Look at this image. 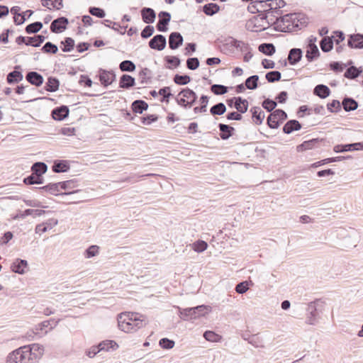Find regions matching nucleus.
I'll return each mask as SVG.
<instances>
[{"mask_svg": "<svg viewBox=\"0 0 363 363\" xmlns=\"http://www.w3.org/2000/svg\"><path fill=\"white\" fill-rule=\"evenodd\" d=\"M143 21L147 24L155 22L156 18V13L152 8L144 7L140 11Z\"/></svg>", "mask_w": 363, "mask_h": 363, "instance_id": "18", "label": "nucleus"}, {"mask_svg": "<svg viewBox=\"0 0 363 363\" xmlns=\"http://www.w3.org/2000/svg\"><path fill=\"white\" fill-rule=\"evenodd\" d=\"M159 345L160 347L164 350L172 349L175 345V342L167 337H163L160 340Z\"/></svg>", "mask_w": 363, "mask_h": 363, "instance_id": "64", "label": "nucleus"}, {"mask_svg": "<svg viewBox=\"0 0 363 363\" xmlns=\"http://www.w3.org/2000/svg\"><path fill=\"white\" fill-rule=\"evenodd\" d=\"M164 61L171 65L172 66H167L168 69L177 68L181 64L180 59L177 56H165L164 58Z\"/></svg>", "mask_w": 363, "mask_h": 363, "instance_id": "55", "label": "nucleus"}, {"mask_svg": "<svg viewBox=\"0 0 363 363\" xmlns=\"http://www.w3.org/2000/svg\"><path fill=\"white\" fill-rule=\"evenodd\" d=\"M99 73V81L104 87H107L116 80V74L113 70L107 71L100 68Z\"/></svg>", "mask_w": 363, "mask_h": 363, "instance_id": "10", "label": "nucleus"}, {"mask_svg": "<svg viewBox=\"0 0 363 363\" xmlns=\"http://www.w3.org/2000/svg\"><path fill=\"white\" fill-rule=\"evenodd\" d=\"M69 169V161L64 160H55L52 166V170L55 173L67 172Z\"/></svg>", "mask_w": 363, "mask_h": 363, "instance_id": "25", "label": "nucleus"}, {"mask_svg": "<svg viewBox=\"0 0 363 363\" xmlns=\"http://www.w3.org/2000/svg\"><path fill=\"white\" fill-rule=\"evenodd\" d=\"M28 349L21 347L9 353L7 357V363H32Z\"/></svg>", "mask_w": 363, "mask_h": 363, "instance_id": "6", "label": "nucleus"}, {"mask_svg": "<svg viewBox=\"0 0 363 363\" xmlns=\"http://www.w3.org/2000/svg\"><path fill=\"white\" fill-rule=\"evenodd\" d=\"M263 4H264V5H267L265 0H255L250 2V4L247 6V11L252 14L260 13L261 9L259 8L258 4L262 5Z\"/></svg>", "mask_w": 363, "mask_h": 363, "instance_id": "46", "label": "nucleus"}, {"mask_svg": "<svg viewBox=\"0 0 363 363\" xmlns=\"http://www.w3.org/2000/svg\"><path fill=\"white\" fill-rule=\"evenodd\" d=\"M167 45L166 38L161 34H157L151 38L148 43L149 47L152 50L162 51Z\"/></svg>", "mask_w": 363, "mask_h": 363, "instance_id": "12", "label": "nucleus"}, {"mask_svg": "<svg viewBox=\"0 0 363 363\" xmlns=\"http://www.w3.org/2000/svg\"><path fill=\"white\" fill-rule=\"evenodd\" d=\"M69 23L68 18L64 16L59 17L50 24V30L54 33H60L64 31L67 28V26Z\"/></svg>", "mask_w": 363, "mask_h": 363, "instance_id": "13", "label": "nucleus"}, {"mask_svg": "<svg viewBox=\"0 0 363 363\" xmlns=\"http://www.w3.org/2000/svg\"><path fill=\"white\" fill-rule=\"evenodd\" d=\"M362 72L361 67L357 68L355 66H351L347 68L344 74V77L349 79L357 78Z\"/></svg>", "mask_w": 363, "mask_h": 363, "instance_id": "41", "label": "nucleus"}, {"mask_svg": "<svg viewBox=\"0 0 363 363\" xmlns=\"http://www.w3.org/2000/svg\"><path fill=\"white\" fill-rule=\"evenodd\" d=\"M233 99H235L233 108H235L237 111L240 113H246L249 106L247 100L242 99L240 96L233 97Z\"/></svg>", "mask_w": 363, "mask_h": 363, "instance_id": "27", "label": "nucleus"}, {"mask_svg": "<svg viewBox=\"0 0 363 363\" xmlns=\"http://www.w3.org/2000/svg\"><path fill=\"white\" fill-rule=\"evenodd\" d=\"M35 189H37L42 194H43L44 192H47L55 196L70 195L79 191V190H72V191H65L60 193V189L57 182L49 183L45 186L41 187H35Z\"/></svg>", "mask_w": 363, "mask_h": 363, "instance_id": "9", "label": "nucleus"}, {"mask_svg": "<svg viewBox=\"0 0 363 363\" xmlns=\"http://www.w3.org/2000/svg\"><path fill=\"white\" fill-rule=\"evenodd\" d=\"M23 183L26 185L42 184L44 183V178H40L31 172V174L23 179Z\"/></svg>", "mask_w": 363, "mask_h": 363, "instance_id": "42", "label": "nucleus"}, {"mask_svg": "<svg viewBox=\"0 0 363 363\" xmlns=\"http://www.w3.org/2000/svg\"><path fill=\"white\" fill-rule=\"evenodd\" d=\"M151 71L150 69L145 67L139 72V78L141 84H147L151 79Z\"/></svg>", "mask_w": 363, "mask_h": 363, "instance_id": "61", "label": "nucleus"}, {"mask_svg": "<svg viewBox=\"0 0 363 363\" xmlns=\"http://www.w3.org/2000/svg\"><path fill=\"white\" fill-rule=\"evenodd\" d=\"M252 119L256 125H261L265 117L264 112L258 106H253L250 108Z\"/></svg>", "mask_w": 363, "mask_h": 363, "instance_id": "26", "label": "nucleus"}, {"mask_svg": "<svg viewBox=\"0 0 363 363\" xmlns=\"http://www.w3.org/2000/svg\"><path fill=\"white\" fill-rule=\"evenodd\" d=\"M117 320L118 328L125 333L136 332L148 323L145 315L134 312L121 313L118 315Z\"/></svg>", "mask_w": 363, "mask_h": 363, "instance_id": "2", "label": "nucleus"}, {"mask_svg": "<svg viewBox=\"0 0 363 363\" xmlns=\"http://www.w3.org/2000/svg\"><path fill=\"white\" fill-rule=\"evenodd\" d=\"M159 20L156 28L160 32H166L171 21V14L167 11H160L158 14Z\"/></svg>", "mask_w": 363, "mask_h": 363, "instance_id": "11", "label": "nucleus"}, {"mask_svg": "<svg viewBox=\"0 0 363 363\" xmlns=\"http://www.w3.org/2000/svg\"><path fill=\"white\" fill-rule=\"evenodd\" d=\"M61 49L65 52L72 51L75 45L74 40L70 37H66L63 40L61 41Z\"/></svg>", "mask_w": 363, "mask_h": 363, "instance_id": "44", "label": "nucleus"}, {"mask_svg": "<svg viewBox=\"0 0 363 363\" xmlns=\"http://www.w3.org/2000/svg\"><path fill=\"white\" fill-rule=\"evenodd\" d=\"M43 28V23L40 21H35L26 26L25 31L27 34H35Z\"/></svg>", "mask_w": 363, "mask_h": 363, "instance_id": "48", "label": "nucleus"}, {"mask_svg": "<svg viewBox=\"0 0 363 363\" xmlns=\"http://www.w3.org/2000/svg\"><path fill=\"white\" fill-rule=\"evenodd\" d=\"M28 349V353L30 354V361L33 362V357L37 359L39 356L42 355L44 351L43 347L38 344H33L31 345L23 346Z\"/></svg>", "mask_w": 363, "mask_h": 363, "instance_id": "30", "label": "nucleus"}, {"mask_svg": "<svg viewBox=\"0 0 363 363\" xmlns=\"http://www.w3.org/2000/svg\"><path fill=\"white\" fill-rule=\"evenodd\" d=\"M231 46L240 49L241 52H245L250 50L249 45L243 41L238 40L235 38H232L230 42Z\"/></svg>", "mask_w": 363, "mask_h": 363, "instance_id": "56", "label": "nucleus"}, {"mask_svg": "<svg viewBox=\"0 0 363 363\" xmlns=\"http://www.w3.org/2000/svg\"><path fill=\"white\" fill-rule=\"evenodd\" d=\"M98 345L101 351H109L110 349L116 350L118 348V345L114 340L102 341Z\"/></svg>", "mask_w": 363, "mask_h": 363, "instance_id": "45", "label": "nucleus"}, {"mask_svg": "<svg viewBox=\"0 0 363 363\" xmlns=\"http://www.w3.org/2000/svg\"><path fill=\"white\" fill-rule=\"evenodd\" d=\"M287 119V113L282 109H276L267 118V124L272 129H277L281 123Z\"/></svg>", "mask_w": 363, "mask_h": 363, "instance_id": "7", "label": "nucleus"}, {"mask_svg": "<svg viewBox=\"0 0 363 363\" xmlns=\"http://www.w3.org/2000/svg\"><path fill=\"white\" fill-rule=\"evenodd\" d=\"M320 52L317 45L307 48L306 58L308 62H311L320 57Z\"/></svg>", "mask_w": 363, "mask_h": 363, "instance_id": "38", "label": "nucleus"}, {"mask_svg": "<svg viewBox=\"0 0 363 363\" xmlns=\"http://www.w3.org/2000/svg\"><path fill=\"white\" fill-rule=\"evenodd\" d=\"M197 95L192 89L186 87L174 97L177 104L184 108H190L196 101Z\"/></svg>", "mask_w": 363, "mask_h": 363, "instance_id": "5", "label": "nucleus"}, {"mask_svg": "<svg viewBox=\"0 0 363 363\" xmlns=\"http://www.w3.org/2000/svg\"><path fill=\"white\" fill-rule=\"evenodd\" d=\"M203 337L207 341L212 342H218L222 339V337L220 335H218L211 330H206V332H204Z\"/></svg>", "mask_w": 363, "mask_h": 363, "instance_id": "51", "label": "nucleus"}, {"mask_svg": "<svg viewBox=\"0 0 363 363\" xmlns=\"http://www.w3.org/2000/svg\"><path fill=\"white\" fill-rule=\"evenodd\" d=\"M258 19V16H253L250 19H249L245 25L246 29L251 32H257L262 30H264V28H261L259 26H257L256 21Z\"/></svg>", "mask_w": 363, "mask_h": 363, "instance_id": "43", "label": "nucleus"}, {"mask_svg": "<svg viewBox=\"0 0 363 363\" xmlns=\"http://www.w3.org/2000/svg\"><path fill=\"white\" fill-rule=\"evenodd\" d=\"M119 69L122 72H131L135 69V65L130 60H123L120 63Z\"/></svg>", "mask_w": 363, "mask_h": 363, "instance_id": "53", "label": "nucleus"}, {"mask_svg": "<svg viewBox=\"0 0 363 363\" xmlns=\"http://www.w3.org/2000/svg\"><path fill=\"white\" fill-rule=\"evenodd\" d=\"M159 94L162 96L160 99L161 102L168 103L169 101V97L173 95L171 94V89L169 86H164L160 89L158 91Z\"/></svg>", "mask_w": 363, "mask_h": 363, "instance_id": "57", "label": "nucleus"}, {"mask_svg": "<svg viewBox=\"0 0 363 363\" xmlns=\"http://www.w3.org/2000/svg\"><path fill=\"white\" fill-rule=\"evenodd\" d=\"M220 130V137L222 140H226L235 134V129L227 124L219 123L218 125Z\"/></svg>", "mask_w": 363, "mask_h": 363, "instance_id": "21", "label": "nucleus"}, {"mask_svg": "<svg viewBox=\"0 0 363 363\" xmlns=\"http://www.w3.org/2000/svg\"><path fill=\"white\" fill-rule=\"evenodd\" d=\"M303 57V51L301 48H291L288 55L287 60L291 65H295L299 62Z\"/></svg>", "mask_w": 363, "mask_h": 363, "instance_id": "19", "label": "nucleus"}, {"mask_svg": "<svg viewBox=\"0 0 363 363\" xmlns=\"http://www.w3.org/2000/svg\"><path fill=\"white\" fill-rule=\"evenodd\" d=\"M209 97L206 95H201L200 97V103L201 106H196L194 108V112L195 113H204L206 111L207 106L208 104Z\"/></svg>", "mask_w": 363, "mask_h": 363, "instance_id": "50", "label": "nucleus"}, {"mask_svg": "<svg viewBox=\"0 0 363 363\" xmlns=\"http://www.w3.org/2000/svg\"><path fill=\"white\" fill-rule=\"evenodd\" d=\"M302 128L301 124L295 119L288 121L283 127V132L286 134H290L293 131L299 130Z\"/></svg>", "mask_w": 363, "mask_h": 363, "instance_id": "29", "label": "nucleus"}, {"mask_svg": "<svg viewBox=\"0 0 363 363\" xmlns=\"http://www.w3.org/2000/svg\"><path fill=\"white\" fill-rule=\"evenodd\" d=\"M341 106L340 101L334 99L327 104V108L330 113H337L341 110Z\"/></svg>", "mask_w": 363, "mask_h": 363, "instance_id": "62", "label": "nucleus"}, {"mask_svg": "<svg viewBox=\"0 0 363 363\" xmlns=\"http://www.w3.org/2000/svg\"><path fill=\"white\" fill-rule=\"evenodd\" d=\"M333 36H325L320 42V47L323 52H328L333 48Z\"/></svg>", "mask_w": 363, "mask_h": 363, "instance_id": "34", "label": "nucleus"}, {"mask_svg": "<svg viewBox=\"0 0 363 363\" xmlns=\"http://www.w3.org/2000/svg\"><path fill=\"white\" fill-rule=\"evenodd\" d=\"M313 94L319 96L320 99H325L330 94V89L324 84H318L315 86Z\"/></svg>", "mask_w": 363, "mask_h": 363, "instance_id": "36", "label": "nucleus"}, {"mask_svg": "<svg viewBox=\"0 0 363 363\" xmlns=\"http://www.w3.org/2000/svg\"><path fill=\"white\" fill-rule=\"evenodd\" d=\"M220 11V6L216 3H208L203 6V12L209 16H212Z\"/></svg>", "mask_w": 363, "mask_h": 363, "instance_id": "40", "label": "nucleus"}, {"mask_svg": "<svg viewBox=\"0 0 363 363\" xmlns=\"http://www.w3.org/2000/svg\"><path fill=\"white\" fill-rule=\"evenodd\" d=\"M259 76L252 75L247 77L245 82V85L248 89L254 90L258 86Z\"/></svg>", "mask_w": 363, "mask_h": 363, "instance_id": "49", "label": "nucleus"}, {"mask_svg": "<svg viewBox=\"0 0 363 363\" xmlns=\"http://www.w3.org/2000/svg\"><path fill=\"white\" fill-rule=\"evenodd\" d=\"M18 69H21L20 65H16L14 70L7 74L6 82L8 84H16L23 80V75L21 71L17 70Z\"/></svg>", "mask_w": 363, "mask_h": 363, "instance_id": "22", "label": "nucleus"}, {"mask_svg": "<svg viewBox=\"0 0 363 363\" xmlns=\"http://www.w3.org/2000/svg\"><path fill=\"white\" fill-rule=\"evenodd\" d=\"M45 36L43 35H35L33 37H28L26 45L35 48L40 47L45 41Z\"/></svg>", "mask_w": 363, "mask_h": 363, "instance_id": "37", "label": "nucleus"}, {"mask_svg": "<svg viewBox=\"0 0 363 363\" xmlns=\"http://www.w3.org/2000/svg\"><path fill=\"white\" fill-rule=\"evenodd\" d=\"M135 84V79L130 75L128 74H123L120 77L119 80V87L121 89H128Z\"/></svg>", "mask_w": 363, "mask_h": 363, "instance_id": "28", "label": "nucleus"}, {"mask_svg": "<svg viewBox=\"0 0 363 363\" xmlns=\"http://www.w3.org/2000/svg\"><path fill=\"white\" fill-rule=\"evenodd\" d=\"M177 309L179 318L184 321L196 320L206 313V307L204 305L186 308L177 306Z\"/></svg>", "mask_w": 363, "mask_h": 363, "instance_id": "4", "label": "nucleus"}, {"mask_svg": "<svg viewBox=\"0 0 363 363\" xmlns=\"http://www.w3.org/2000/svg\"><path fill=\"white\" fill-rule=\"evenodd\" d=\"M173 81L178 85H186L191 82V77L187 74H177L174 76Z\"/></svg>", "mask_w": 363, "mask_h": 363, "instance_id": "52", "label": "nucleus"}, {"mask_svg": "<svg viewBox=\"0 0 363 363\" xmlns=\"http://www.w3.org/2000/svg\"><path fill=\"white\" fill-rule=\"evenodd\" d=\"M265 78L269 83H274L281 79V74L279 71H270L266 74Z\"/></svg>", "mask_w": 363, "mask_h": 363, "instance_id": "58", "label": "nucleus"}, {"mask_svg": "<svg viewBox=\"0 0 363 363\" xmlns=\"http://www.w3.org/2000/svg\"><path fill=\"white\" fill-rule=\"evenodd\" d=\"M258 50L260 52L267 55L272 56L276 52V48L272 43H264L259 45Z\"/></svg>", "mask_w": 363, "mask_h": 363, "instance_id": "39", "label": "nucleus"}, {"mask_svg": "<svg viewBox=\"0 0 363 363\" xmlns=\"http://www.w3.org/2000/svg\"><path fill=\"white\" fill-rule=\"evenodd\" d=\"M69 110L68 106L62 105L52 109L51 116L55 121H62L69 116Z\"/></svg>", "mask_w": 363, "mask_h": 363, "instance_id": "16", "label": "nucleus"}, {"mask_svg": "<svg viewBox=\"0 0 363 363\" xmlns=\"http://www.w3.org/2000/svg\"><path fill=\"white\" fill-rule=\"evenodd\" d=\"M26 80L32 85L40 86L43 83V77L35 71L28 72L26 75Z\"/></svg>", "mask_w": 363, "mask_h": 363, "instance_id": "23", "label": "nucleus"}, {"mask_svg": "<svg viewBox=\"0 0 363 363\" xmlns=\"http://www.w3.org/2000/svg\"><path fill=\"white\" fill-rule=\"evenodd\" d=\"M325 138H313L303 142L301 144L296 147L298 152H303L308 150H312L325 146L327 143Z\"/></svg>", "mask_w": 363, "mask_h": 363, "instance_id": "8", "label": "nucleus"}, {"mask_svg": "<svg viewBox=\"0 0 363 363\" xmlns=\"http://www.w3.org/2000/svg\"><path fill=\"white\" fill-rule=\"evenodd\" d=\"M308 18L303 13H290L274 21L275 30L283 33H293L301 30L308 25Z\"/></svg>", "mask_w": 363, "mask_h": 363, "instance_id": "1", "label": "nucleus"}, {"mask_svg": "<svg viewBox=\"0 0 363 363\" xmlns=\"http://www.w3.org/2000/svg\"><path fill=\"white\" fill-rule=\"evenodd\" d=\"M211 91L215 95H223L228 91V88L225 85L215 84L211 85Z\"/></svg>", "mask_w": 363, "mask_h": 363, "instance_id": "59", "label": "nucleus"}, {"mask_svg": "<svg viewBox=\"0 0 363 363\" xmlns=\"http://www.w3.org/2000/svg\"><path fill=\"white\" fill-rule=\"evenodd\" d=\"M48 166L45 162H35L31 167V172L35 175L38 176L40 178H43V175L47 172Z\"/></svg>", "mask_w": 363, "mask_h": 363, "instance_id": "31", "label": "nucleus"}, {"mask_svg": "<svg viewBox=\"0 0 363 363\" xmlns=\"http://www.w3.org/2000/svg\"><path fill=\"white\" fill-rule=\"evenodd\" d=\"M226 111V106L225 105L222 103L219 102L215 105H213L210 108V113L213 116H221L224 114Z\"/></svg>", "mask_w": 363, "mask_h": 363, "instance_id": "47", "label": "nucleus"}, {"mask_svg": "<svg viewBox=\"0 0 363 363\" xmlns=\"http://www.w3.org/2000/svg\"><path fill=\"white\" fill-rule=\"evenodd\" d=\"M60 86V81L55 77H49L45 83V89L49 92H55L58 90Z\"/></svg>", "mask_w": 363, "mask_h": 363, "instance_id": "35", "label": "nucleus"}, {"mask_svg": "<svg viewBox=\"0 0 363 363\" xmlns=\"http://www.w3.org/2000/svg\"><path fill=\"white\" fill-rule=\"evenodd\" d=\"M322 302L316 299L307 304L306 308V323L311 325H315L320 317V313L322 311Z\"/></svg>", "mask_w": 363, "mask_h": 363, "instance_id": "3", "label": "nucleus"}, {"mask_svg": "<svg viewBox=\"0 0 363 363\" xmlns=\"http://www.w3.org/2000/svg\"><path fill=\"white\" fill-rule=\"evenodd\" d=\"M41 50L45 54H56L58 52V48L55 44L47 42L42 47Z\"/></svg>", "mask_w": 363, "mask_h": 363, "instance_id": "54", "label": "nucleus"}, {"mask_svg": "<svg viewBox=\"0 0 363 363\" xmlns=\"http://www.w3.org/2000/svg\"><path fill=\"white\" fill-rule=\"evenodd\" d=\"M12 272L23 274L26 273L28 269V262L25 259H16L11 265Z\"/></svg>", "mask_w": 363, "mask_h": 363, "instance_id": "20", "label": "nucleus"}, {"mask_svg": "<svg viewBox=\"0 0 363 363\" xmlns=\"http://www.w3.org/2000/svg\"><path fill=\"white\" fill-rule=\"evenodd\" d=\"M277 106V103L270 99H265L262 103V106L268 112H273L274 109Z\"/></svg>", "mask_w": 363, "mask_h": 363, "instance_id": "63", "label": "nucleus"}, {"mask_svg": "<svg viewBox=\"0 0 363 363\" xmlns=\"http://www.w3.org/2000/svg\"><path fill=\"white\" fill-rule=\"evenodd\" d=\"M184 38L180 33L172 32L169 35V47L172 50H176L179 48L183 43Z\"/></svg>", "mask_w": 363, "mask_h": 363, "instance_id": "17", "label": "nucleus"}, {"mask_svg": "<svg viewBox=\"0 0 363 363\" xmlns=\"http://www.w3.org/2000/svg\"><path fill=\"white\" fill-rule=\"evenodd\" d=\"M60 320V319L56 320L55 319L51 318L50 320L43 321L42 323H40L38 325H36V327H35L36 331L35 332L33 331V333H35V335H40L41 333H43V330L45 328H48V326H50V329H52L58 324Z\"/></svg>", "mask_w": 363, "mask_h": 363, "instance_id": "24", "label": "nucleus"}, {"mask_svg": "<svg viewBox=\"0 0 363 363\" xmlns=\"http://www.w3.org/2000/svg\"><path fill=\"white\" fill-rule=\"evenodd\" d=\"M33 13V11L32 10H26V11L21 13V16L19 18H14V23L16 26L21 25L24 23V22L26 21L27 18H29L31 15Z\"/></svg>", "mask_w": 363, "mask_h": 363, "instance_id": "60", "label": "nucleus"}, {"mask_svg": "<svg viewBox=\"0 0 363 363\" xmlns=\"http://www.w3.org/2000/svg\"><path fill=\"white\" fill-rule=\"evenodd\" d=\"M148 104L143 100H135L131 104V109L135 113H143V111H147Z\"/></svg>", "mask_w": 363, "mask_h": 363, "instance_id": "33", "label": "nucleus"}, {"mask_svg": "<svg viewBox=\"0 0 363 363\" xmlns=\"http://www.w3.org/2000/svg\"><path fill=\"white\" fill-rule=\"evenodd\" d=\"M342 106L346 112H350L358 108V103L353 98L346 96L342 101Z\"/></svg>", "mask_w": 363, "mask_h": 363, "instance_id": "32", "label": "nucleus"}, {"mask_svg": "<svg viewBox=\"0 0 363 363\" xmlns=\"http://www.w3.org/2000/svg\"><path fill=\"white\" fill-rule=\"evenodd\" d=\"M356 150H363V142L345 145H336L333 147V151L336 153Z\"/></svg>", "mask_w": 363, "mask_h": 363, "instance_id": "14", "label": "nucleus"}, {"mask_svg": "<svg viewBox=\"0 0 363 363\" xmlns=\"http://www.w3.org/2000/svg\"><path fill=\"white\" fill-rule=\"evenodd\" d=\"M347 46L351 49H363V34L353 33L349 35Z\"/></svg>", "mask_w": 363, "mask_h": 363, "instance_id": "15", "label": "nucleus"}]
</instances>
